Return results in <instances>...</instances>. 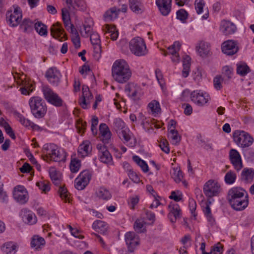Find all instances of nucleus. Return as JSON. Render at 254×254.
Wrapping results in <instances>:
<instances>
[{
	"instance_id": "3",
	"label": "nucleus",
	"mask_w": 254,
	"mask_h": 254,
	"mask_svg": "<svg viewBox=\"0 0 254 254\" xmlns=\"http://www.w3.org/2000/svg\"><path fill=\"white\" fill-rule=\"evenodd\" d=\"M44 160H50L55 162L64 161L66 159V152L64 149L59 147L54 143L46 144L43 148Z\"/></svg>"
},
{
	"instance_id": "37",
	"label": "nucleus",
	"mask_w": 254,
	"mask_h": 254,
	"mask_svg": "<svg viewBox=\"0 0 254 254\" xmlns=\"http://www.w3.org/2000/svg\"><path fill=\"white\" fill-rule=\"evenodd\" d=\"M171 177L177 183L181 182L183 178V173L179 168L174 167L171 171Z\"/></svg>"
},
{
	"instance_id": "31",
	"label": "nucleus",
	"mask_w": 254,
	"mask_h": 254,
	"mask_svg": "<svg viewBox=\"0 0 254 254\" xmlns=\"http://www.w3.org/2000/svg\"><path fill=\"white\" fill-rule=\"evenodd\" d=\"M51 34L54 38L56 39L63 35L64 36V29L60 23L57 22L52 25L51 28Z\"/></svg>"
},
{
	"instance_id": "4",
	"label": "nucleus",
	"mask_w": 254,
	"mask_h": 254,
	"mask_svg": "<svg viewBox=\"0 0 254 254\" xmlns=\"http://www.w3.org/2000/svg\"><path fill=\"white\" fill-rule=\"evenodd\" d=\"M31 112L36 118H42L46 115L47 108L45 101L41 97H31L29 101Z\"/></svg>"
},
{
	"instance_id": "19",
	"label": "nucleus",
	"mask_w": 254,
	"mask_h": 254,
	"mask_svg": "<svg viewBox=\"0 0 254 254\" xmlns=\"http://www.w3.org/2000/svg\"><path fill=\"white\" fill-rule=\"evenodd\" d=\"M172 0H156V4L161 13L167 16L171 11Z\"/></svg>"
},
{
	"instance_id": "33",
	"label": "nucleus",
	"mask_w": 254,
	"mask_h": 254,
	"mask_svg": "<svg viewBox=\"0 0 254 254\" xmlns=\"http://www.w3.org/2000/svg\"><path fill=\"white\" fill-rule=\"evenodd\" d=\"M190 58L186 55L183 58V69L182 71V75L184 77L188 76L190 73Z\"/></svg>"
},
{
	"instance_id": "22",
	"label": "nucleus",
	"mask_w": 254,
	"mask_h": 254,
	"mask_svg": "<svg viewBox=\"0 0 254 254\" xmlns=\"http://www.w3.org/2000/svg\"><path fill=\"white\" fill-rule=\"evenodd\" d=\"M99 131L101 134L100 139L105 143H108L111 140V132L106 124L102 123L99 126Z\"/></svg>"
},
{
	"instance_id": "48",
	"label": "nucleus",
	"mask_w": 254,
	"mask_h": 254,
	"mask_svg": "<svg viewBox=\"0 0 254 254\" xmlns=\"http://www.w3.org/2000/svg\"><path fill=\"white\" fill-rule=\"evenodd\" d=\"M169 136L173 144H177L181 140V136L179 135L178 131L175 129H170Z\"/></svg>"
},
{
	"instance_id": "51",
	"label": "nucleus",
	"mask_w": 254,
	"mask_h": 254,
	"mask_svg": "<svg viewBox=\"0 0 254 254\" xmlns=\"http://www.w3.org/2000/svg\"><path fill=\"white\" fill-rule=\"evenodd\" d=\"M236 174L232 171H228L225 175V181L227 184L231 185L233 184L236 179Z\"/></svg>"
},
{
	"instance_id": "21",
	"label": "nucleus",
	"mask_w": 254,
	"mask_h": 254,
	"mask_svg": "<svg viewBox=\"0 0 254 254\" xmlns=\"http://www.w3.org/2000/svg\"><path fill=\"white\" fill-rule=\"evenodd\" d=\"M14 115L17 121H18L23 126L26 127H30L33 130H39L40 127L34 124L29 120L26 119L21 114L17 112L14 113Z\"/></svg>"
},
{
	"instance_id": "15",
	"label": "nucleus",
	"mask_w": 254,
	"mask_h": 254,
	"mask_svg": "<svg viewBox=\"0 0 254 254\" xmlns=\"http://www.w3.org/2000/svg\"><path fill=\"white\" fill-rule=\"evenodd\" d=\"M13 196L14 199L21 204L26 203L28 200L27 191L22 186H18L14 188Z\"/></svg>"
},
{
	"instance_id": "61",
	"label": "nucleus",
	"mask_w": 254,
	"mask_h": 254,
	"mask_svg": "<svg viewBox=\"0 0 254 254\" xmlns=\"http://www.w3.org/2000/svg\"><path fill=\"white\" fill-rule=\"evenodd\" d=\"M169 197L171 199H174L175 201L178 202L182 199V194L179 191H173Z\"/></svg>"
},
{
	"instance_id": "16",
	"label": "nucleus",
	"mask_w": 254,
	"mask_h": 254,
	"mask_svg": "<svg viewBox=\"0 0 254 254\" xmlns=\"http://www.w3.org/2000/svg\"><path fill=\"white\" fill-rule=\"evenodd\" d=\"M125 240L130 252H133L135 247L139 245L138 236L133 232H128L125 235Z\"/></svg>"
},
{
	"instance_id": "26",
	"label": "nucleus",
	"mask_w": 254,
	"mask_h": 254,
	"mask_svg": "<svg viewBox=\"0 0 254 254\" xmlns=\"http://www.w3.org/2000/svg\"><path fill=\"white\" fill-rule=\"evenodd\" d=\"M92 150V146L89 140L84 141L78 147V154L82 157L87 156Z\"/></svg>"
},
{
	"instance_id": "32",
	"label": "nucleus",
	"mask_w": 254,
	"mask_h": 254,
	"mask_svg": "<svg viewBox=\"0 0 254 254\" xmlns=\"http://www.w3.org/2000/svg\"><path fill=\"white\" fill-rule=\"evenodd\" d=\"M93 98L90 92L85 91V93L82 94V97L79 100V103L82 108L87 109V105L90 104V100H92Z\"/></svg>"
},
{
	"instance_id": "13",
	"label": "nucleus",
	"mask_w": 254,
	"mask_h": 254,
	"mask_svg": "<svg viewBox=\"0 0 254 254\" xmlns=\"http://www.w3.org/2000/svg\"><path fill=\"white\" fill-rule=\"evenodd\" d=\"M45 76L48 81L54 86H58L61 81L60 72L55 67L49 68L46 72Z\"/></svg>"
},
{
	"instance_id": "6",
	"label": "nucleus",
	"mask_w": 254,
	"mask_h": 254,
	"mask_svg": "<svg viewBox=\"0 0 254 254\" xmlns=\"http://www.w3.org/2000/svg\"><path fill=\"white\" fill-rule=\"evenodd\" d=\"M233 138L235 142L242 148L251 146L254 142L253 138L244 131H235L233 133Z\"/></svg>"
},
{
	"instance_id": "53",
	"label": "nucleus",
	"mask_w": 254,
	"mask_h": 254,
	"mask_svg": "<svg viewBox=\"0 0 254 254\" xmlns=\"http://www.w3.org/2000/svg\"><path fill=\"white\" fill-rule=\"evenodd\" d=\"M80 161L76 158L71 159L70 164V169L71 172L76 173L80 167Z\"/></svg>"
},
{
	"instance_id": "28",
	"label": "nucleus",
	"mask_w": 254,
	"mask_h": 254,
	"mask_svg": "<svg viewBox=\"0 0 254 254\" xmlns=\"http://www.w3.org/2000/svg\"><path fill=\"white\" fill-rule=\"evenodd\" d=\"M92 228L98 233L106 235L108 232V226L105 222L101 220H96L93 223Z\"/></svg>"
},
{
	"instance_id": "34",
	"label": "nucleus",
	"mask_w": 254,
	"mask_h": 254,
	"mask_svg": "<svg viewBox=\"0 0 254 254\" xmlns=\"http://www.w3.org/2000/svg\"><path fill=\"white\" fill-rule=\"evenodd\" d=\"M103 30L105 31V34H109L113 40H116L118 37V32L116 30V27L111 26L109 24H106L103 26Z\"/></svg>"
},
{
	"instance_id": "52",
	"label": "nucleus",
	"mask_w": 254,
	"mask_h": 254,
	"mask_svg": "<svg viewBox=\"0 0 254 254\" xmlns=\"http://www.w3.org/2000/svg\"><path fill=\"white\" fill-rule=\"evenodd\" d=\"M129 132V129L127 127L117 134L120 138H123L127 142L131 139Z\"/></svg>"
},
{
	"instance_id": "44",
	"label": "nucleus",
	"mask_w": 254,
	"mask_h": 254,
	"mask_svg": "<svg viewBox=\"0 0 254 254\" xmlns=\"http://www.w3.org/2000/svg\"><path fill=\"white\" fill-rule=\"evenodd\" d=\"M145 223L142 219H137L134 224V229L137 233H143L144 232V224Z\"/></svg>"
},
{
	"instance_id": "2",
	"label": "nucleus",
	"mask_w": 254,
	"mask_h": 254,
	"mask_svg": "<svg viewBox=\"0 0 254 254\" xmlns=\"http://www.w3.org/2000/svg\"><path fill=\"white\" fill-rule=\"evenodd\" d=\"M112 74L115 81L124 83L129 80L131 72L127 63L124 60H119L113 64Z\"/></svg>"
},
{
	"instance_id": "18",
	"label": "nucleus",
	"mask_w": 254,
	"mask_h": 254,
	"mask_svg": "<svg viewBox=\"0 0 254 254\" xmlns=\"http://www.w3.org/2000/svg\"><path fill=\"white\" fill-rule=\"evenodd\" d=\"M169 208L170 210L168 217L172 223H174L181 217V209L179 205L175 203H171Z\"/></svg>"
},
{
	"instance_id": "54",
	"label": "nucleus",
	"mask_w": 254,
	"mask_h": 254,
	"mask_svg": "<svg viewBox=\"0 0 254 254\" xmlns=\"http://www.w3.org/2000/svg\"><path fill=\"white\" fill-rule=\"evenodd\" d=\"M148 106L153 114H158L160 112L159 103L155 100L151 102Z\"/></svg>"
},
{
	"instance_id": "17",
	"label": "nucleus",
	"mask_w": 254,
	"mask_h": 254,
	"mask_svg": "<svg viewBox=\"0 0 254 254\" xmlns=\"http://www.w3.org/2000/svg\"><path fill=\"white\" fill-rule=\"evenodd\" d=\"M236 29V25L229 21L224 20L221 22L220 30L225 35L234 34Z\"/></svg>"
},
{
	"instance_id": "50",
	"label": "nucleus",
	"mask_w": 254,
	"mask_h": 254,
	"mask_svg": "<svg viewBox=\"0 0 254 254\" xmlns=\"http://www.w3.org/2000/svg\"><path fill=\"white\" fill-rule=\"evenodd\" d=\"M237 72L239 74L244 76L250 72V68L246 64H238Z\"/></svg>"
},
{
	"instance_id": "1",
	"label": "nucleus",
	"mask_w": 254,
	"mask_h": 254,
	"mask_svg": "<svg viewBox=\"0 0 254 254\" xmlns=\"http://www.w3.org/2000/svg\"><path fill=\"white\" fill-rule=\"evenodd\" d=\"M246 191L241 188L234 187L228 191L227 199L235 210L241 211L246 208L249 203L248 196L245 195Z\"/></svg>"
},
{
	"instance_id": "10",
	"label": "nucleus",
	"mask_w": 254,
	"mask_h": 254,
	"mask_svg": "<svg viewBox=\"0 0 254 254\" xmlns=\"http://www.w3.org/2000/svg\"><path fill=\"white\" fill-rule=\"evenodd\" d=\"M6 21L9 26L15 27L21 22L22 15L20 8L16 7L13 11H8L6 12Z\"/></svg>"
},
{
	"instance_id": "14",
	"label": "nucleus",
	"mask_w": 254,
	"mask_h": 254,
	"mask_svg": "<svg viewBox=\"0 0 254 254\" xmlns=\"http://www.w3.org/2000/svg\"><path fill=\"white\" fill-rule=\"evenodd\" d=\"M229 159L235 169L240 171L243 167L242 160L239 152L235 149H232L229 152Z\"/></svg>"
},
{
	"instance_id": "56",
	"label": "nucleus",
	"mask_w": 254,
	"mask_h": 254,
	"mask_svg": "<svg viewBox=\"0 0 254 254\" xmlns=\"http://www.w3.org/2000/svg\"><path fill=\"white\" fill-rule=\"evenodd\" d=\"M223 74L225 80L228 82V81L232 78L233 72L232 68L228 66H225L223 68Z\"/></svg>"
},
{
	"instance_id": "40",
	"label": "nucleus",
	"mask_w": 254,
	"mask_h": 254,
	"mask_svg": "<svg viewBox=\"0 0 254 254\" xmlns=\"http://www.w3.org/2000/svg\"><path fill=\"white\" fill-rule=\"evenodd\" d=\"M181 47V44L179 41H175L174 44L168 47L167 51H166L164 55L166 56L167 54L174 55L178 52Z\"/></svg>"
},
{
	"instance_id": "42",
	"label": "nucleus",
	"mask_w": 254,
	"mask_h": 254,
	"mask_svg": "<svg viewBox=\"0 0 254 254\" xmlns=\"http://www.w3.org/2000/svg\"><path fill=\"white\" fill-rule=\"evenodd\" d=\"M89 22L87 24H83V30H81L80 33L82 36L84 37H88L89 33L91 30V27L93 24V22L92 19H88Z\"/></svg>"
},
{
	"instance_id": "38",
	"label": "nucleus",
	"mask_w": 254,
	"mask_h": 254,
	"mask_svg": "<svg viewBox=\"0 0 254 254\" xmlns=\"http://www.w3.org/2000/svg\"><path fill=\"white\" fill-rule=\"evenodd\" d=\"M0 126L3 127L5 132L9 136L12 138L14 139L15 138V135L14 133L13 132L12 128L10 127L9 125L3 119V118H1L0 119Z\"/></svg>"
},
{
	"instance_id": "55",
	"label": "nucleus",
	"mask_w": 254,
	"mask_h": 254,
	"mask_svg": "<svg viewBox=\"0 0 254 254\" xmlns=\"http://www.w3.org/2000/svg\"><path fill=\"white\" fill-rule=\"evenodd\" d=\"M155 75L157 81L160 84V86H161L162 89L164 91L165 89V82L161 71L159 69H156L155 70Z\"/></svg>"
},
{
	"instance_id": "46",
	"label": "nucleus",
	"mask_w": 254,
	"mask_h": 254,
	"mask_svg": "<svg viewBox=\"0 0 254 254\" xmlns=\"http://www.w3.org/2000/svg\"><path fill=\"white\" fill-rule=\"evenodd\" d=\"M34 23L29 19H24L20 26L21 28L25 32H29L31 31Z\"/></svg>"
},
{
	"instance_id": "30",
	"label": "nucleus",
	"mask_w": 254,
	"mask_h": 254,
	"mask_svg": "<svg viewBox=\"0 0 254 254\" xmlns=\"http://www.w3.org/2000/svg\"><path fill=\"white\" fill-rule=\"evenodd\" d=\"M129 8L136 14H141L144 11V7L139 0H129Z\"/></svg>"
},
{
	"instance_id": "27",
	"label": "nucleus",
	"mask_w": 254,
	"mask_h": 254,
	"mask_svg": "<svg viewBox=\"0 0 254 254\" xmlns=\"http://www.w3.org/2000/svg\"><path fill=\"white\" fill-rule=\"evenodd\" d=\"M196 50L200 56L204 58L209 54L210 51L209 44L204 41H200L196 47Z\"/></svg>"
},
{
	"instance_id": "43",
	"label": "nucleus",
	"mask_w": 254,
	"mask_h": 254,
	"mask_svg": "<svg viewBox=\"0 0 254 254\" xmlns=\"http://www.w3.org/2000/svg\"><path fill=\"white\" fill-rule=\"evenodd\" d=\"M45 244V240L38 236H34L31 242V247L36 249L40 248L41 246H44Z\"/></svg>"
},
{
	"instance_id": "39",
	"label": "nucleus",
	"mask_w": 254,
	"mask_h": 254,
	"mask_svg": "<svg viewBox=\"0 0 254 254\" xmlns=\"http://www.w3.org/2000/svg\"><path fill=\"white\" fill-rule=\"evenodd\" d=\"M34 28L41 36H46L47 35V26L41 22L35 23L34 24Z\"/></svg>"
},
{
	"instance_id": "59",
	"label": "nucleus",
	"mask_w": 254,
	"mask_h": 254,
	"mask_svg": "<svg viewBox=\"0 0 254 254\" xmlns=\"http://www.w3.org/2000/svg\"><path fill=\"white\" fill-rule=\"evenodd\" d=\"M195 8L198 14L202 13L205 2L203 0H195Z\"/></svg>"
},
{
	"instance_id": "45",
	"label": "nucleus",
	"mask_w": 254,
	"mask_h": 254,
	"mask_svg": "<svg viewBox=\"0 0 254 254\" xmlns=\"http://www.w3.org/2000/svg\"><path fill=\"white\" fill-rule=\"evenodd\" d=\"M58 192L63 200H64L65 202H69L70 194L66 188L63 186H60Z\"/></svg>"
},
{
	"instance_id": "5",
	"label": "nucleus",
	"mask_w": 254,
	"mask_h": 254,
	"mask_svg": "<svg viewBox=\"0 0 254 254\" xmlns=\"http://www.w3.org/2000/svg\"><path fill=\"white\" fill-rule=\"evenodd\" d=\"M129 49L131 53L136 56H144L148 52L144 40L139 37L131 40L129 42Z\"/></svg>"
},
{
	"instance_id": "8",
	"label": "nucleus",
	"mask_w": 254,
	"mask_h": 254,
	"mask_svg": "<svg viewBox=\"0 0 254 254\" xmlns=\"http://www.w3.org/2000/svg\"><path fill=\"white\" fill-rule=\"evenodd\" d=\"M92 174L89 170L81 172L75 180V187L78 190H83L89 184L91 179Z\"/></svg>"
},
{
	"instance_id": "23",
	"label": "nucleus",
	"mask_w": 254,
	"mask_h": 254,
	"mask_svg": "<svg viewBox=\"0 0 254 254\" xmlns=\"http://www.w3.org/2000/svg\"><path fill=\"white\" fill-rule=\"evenodd\" d=\"M21 213L23 215V220L25 223L32 225L36 223V216L32 211L28 210L26 209H23L21 210Z\"/></svg>"
},
{
	"instance_id": "35",
	"label": "nucleus",
	"mask_w": 254,
	"mask_h": 254,
	"mask_svg": "<svg viewBox=\"0 0 254 254\" xmlns=\"http://www.w3.org/2000/svg\"><path fill=\"white\" fill-rule=\"evenodd\" d=\"M62 18L65 28L67 30H69L73 25L70 22L69 12L66 8L62 9Z\"/></svg>"
},
{
	"instance_id": "62",
	"label": "nucleus",
	"mask_w": 254,
	"mask_h": 254,
	"mask_svg": "<svg viewBox=\"0 0 254 254\" xmlns=\"http://www.w3.org/2000/svg\"><path fill=\"white\" fill-rule=\"evenodd\" d=\"M36 185L37 187H39V188L42 190L43 192L45 193H46L47 191H48L50 188L48 185V183H46L45 182H37L36 183Z\"/></svg>"
},
{
	"instance_id": "60",
	"label": "nucleus",
	"mask_w": 254,
	"mask_h": 254,
	"mask_svg": "<svg viewBox=\"0 0 254 254\" xmlns=\"http://www.w3.org/2000/svg\"><path fill=\"white\" fill-rule=\"evenodd\" d=\"M71 8H73V9L83 10L85 8V4L83 1L80 0H74V4Z\"/></svg>"
},
{
	"instance_id": "20",
	"label": "nucleus",
	"mask_w": 254,
	"mask_h": 254,
	"mask_svg": "<svg viewBox=\"0 0 254 254\" xmlns=\"http://www.w3.org/2000/svg\"><path fill=\"white\" fill-rule=\"evenodd\" d=\"M97 148L100 153V161L106 164L110 163L112 160V157L106 147L102 144H98Z\"/></svg>"
},
{
	"instance_id": "11",
	"label": "nucleus",
	"mask_w": 254,
	"mask_h": 254,
	"mask_svg": "<svg viewBox=\"0 0 254 254\" xmlns=\"http://www.w3.org/2000/svg\"><path fill=\"white\" fill-rule=\"evenodd\" d=\"M220 188V186L218 183L210 180L205 183L203 187L204 193L209 197L216 196L219 192Z\"/></svg>"
},
{
	"instance_id": "24",
	"label": "nucleus",
	"mask_w": 254,
	"mask_h": 254,
	"mask_svg": "<svg viewBox=\"0 0 254 254\" xmlns=\"http://www.w3.org/2000/svg\"><path fill=\"white\" fill-rule=\"evenodd\" d=\"M90 41L93 46L94 53L99 55L101 52V40L98 33L93 32L90 34Z\"/></svg>"
},
{
	"instance_id": "7",
	"label": "nucleus",
	"mask_w": 254,
	"mask_h": 254,
	"mask_svg": "<svg viewBox=\"0 0 254 254\" xmlns=\"http://www.w3.org/2000/svg\"><path fill=\"white\" fill-rule=\"evenodd\" d=\"M42 90L44 97L49 103L56 107L62 106L63 103L62 99L48 86H43Z\"/></svg>"
},
{
	"instance_id": "49",
	"label": "nucleus",
	"mask_w": 254,
	"mask_h": 254,
	"mask_svg": "<svg viewBox=\"0 0 254 254\" xmlns=\"http://www.w3.org/2000/svg\"><path fill=\"white\" fill-rule=\"evenodd\" d=\"M16 245L13 242H10L5 243L4 245L3 251L6 253V254L12 253L13 252L15 253L16 252Z\"/></svg>"
},
{
	"instance_id": "25",
	"label": "nucleus",
	"mask_w": 254,
	"mask_h": 254,
	"mask_svg": "<svg viewBox=\"0 0 254 254\" xmlns=\"http://www.w3.org/2000/svg\"><path fill=\"white\" fill-rule=\"evenodd\" d=\"M119 13V9L116 6H113L105 12L104 14V19L107 22L112 21L118 18Z\"/></svg>"
},
{
	"instance_id": "47",
	"label": "nucleus",
	"mask_w": 254,
	"mask_h": 254,
	"mask_svg": "<svg viewBox=\"0 0 254 254\" xmlns=\"http://www.w3.org/2000/svg\"><path fill=\"white\" fill-rule=\"evenodd\" d=\"M228 83L226 80H225L224 77H222L221 76L217 75L214 78L213 84L214 88L217 90H220L222 88V83Z\"/></svg>"
},
{
	"instance_id": "29",
	"label": "nucleus",
	"mask_w": 254,
	"mask_h": 254,
	"mask_svg": "<svg viewBox=\"0 0 254 254\" xmlns=\"http://www.w3.org/2000/svg\"><path fill=\"white\" fill-rule=\"evenodd\" d=\"M254 175V171L253 169L245 168L242 171L241 179L245 183H250L252 181Z\"/></svg>"
},
{
	"instance_id": "9",
	"label": "nucleus",
	"mask_w": 254,
	"mask_h": 254,
	"mask_svg": "<svg viewBox=\"0 0 254 254\" xmlns=\"http://www.w3.org/2000/svg\"><path fill=\"white\" fill-rule=\"evenodd\" d=\"M190 98L192 102L200 107L205 105L210 99L208 94L197 90L191 92Z\"/></svg>"
},
{
	"instance_id": "63",
	"label": "nucleus",
	"mask_w": 254,
	"mask_h": 254,
	"mask_svg": "<svg viewBox=\"0 0 254 254\" xmlns=\"http://www.w3.org/2000/svg\"><path fill=\"white\" fill-rule=\"evenodd\" d=\"M168 142L166 140H162L160 143V147L162 150L166 153H169L170 149L168 146Z\"/></svg>"
},
{
	"instance_id": "36",
	"label": "nucleus",
	"mask_w": 254,
	"mask_h": 254,
	"mask_svg": "<svg viewBox=\"0 0 254 254\" xmlns=\"http://www.w3.org/2000/svg\"><path fill=\"white\" fill-rule=\"evenodd\" d=\"M96 194L98 197L105 200H108L112 197L110 191L103 187H101L98 189L96 191Z\"/></svg>"
},
{
	"instance_id": "58",
	"label": "nucleus",
	"mask_w": 254,
	"mask_h": 254,
	"mask_svg": "<svg viewBox=\"0 0 254 254\" xmlns=\"http://www.w3.org/2000/svg\"><path fill=\"white\" fill-rule=\"evenodd\" d=\"M32 85L30 83H26L25 85L20 88L21 93L23 95H29L30 93L32 92Z\"/></svg>"
},
{
	"instance_id": "64",
	"label": "nucleus",
	"mask_w": 254,
	"mask_h": 254,
	"mask_svg": "<svg viewBox=\"0 0 254 254\" xmlns=\"http://www.w3.org/2000/svg\"><path fill=\"white\" fill-rule=\"evenodd\" d=\"M136 85L133 83H128L125 86V92L129 96L130 94H131V93L133 92V91L136 88Z\"/></svg>"
},
{
	"instance_id": "12",
	"label": "nucleus",
	"mask_w": 254,
	"mask_h": 254,
	"mask_svg": "<svg viewBox=\"0 0 254 254\" xmlns=\"http://www.w3.org/2000/svg\"><path fill=\"white\" fill-rule=\"evenodd\" d=\"M239 47L236 41L228 40L224 41L221 45L222 52L227 56H233L239 51Z\"/></svg>"
},
{
	"instance_id": "41",
	"label": "nucleus",
	"mask_w": 254,
	"mask_h": 254,
	"mask_svg": "<svg viewBox=\"0 0 254 254\" xmlns=\"http://www.w3.org/2000/svg\"><path fill=\"white\" fill-rule=\"evenodd\" d=\"M113 127L117 133L127 127L125 123L121 119H116L113 123Z\"/></svg>"
},
{
	"instance_id": "57",
	"label": "nucleus",
	"mask_w": 254,
	"mask_h": 254,
	"mask_svg": "<svg viewBox=\"0 0 254 254\" xmlns=\"http://www.w3.org/2000/svg\"><path fill=\"white\" fill-rule=\"evenodd\" d=\"M177 18L184 22L188 18V13L184 9H180L177 11Z\"/></svg>"
}]
</instances>
